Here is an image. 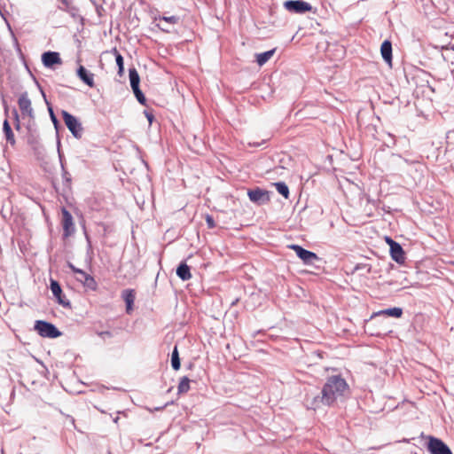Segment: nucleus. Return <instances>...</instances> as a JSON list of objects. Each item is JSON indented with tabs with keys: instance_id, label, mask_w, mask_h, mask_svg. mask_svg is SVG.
I'll return each mask as SVG.
<instances>
[{
	"instance_id": "nucleus-1",
	"label": "nucleus",
	"mask_w": 454,
	"mask_h": 454,
	"mask_svg": "<svg viewBox=\"0 0 454 454\" xmlns=\"http://www.w3.org/2000/svg\"><path fill=\"white\" fill-rule=\"evenodd\" d=\"M348 391V385L340 375H333L326 379L321 392L313 396L306 397L309 409L317 410L322 406H332L338 399L342 398Z\"/></svg>"
},
{
	"instance_id": "nucleus-2",
	"label": "nucleus",
	"mask_w": 454,
	"mask_h": 454,
	"mask_svg": "<svg viewBox=\"0 0 454 454\" xmlns=\"http://www.w3.org/2000/svg\"><path fill=\"white\" fill-rule=\"evenodd\" d=\"M34 329L43 338L55 339L62 335V333L53 324L44 320H36Z\"/></svg>"
},
{
	"instance_id": "nucleus-3",
	"label": "nucleus",
	"mask_w": 454,
	"mask_h": 454,
	"mask_svg": "<svg viewBox=\"0 0 454 454\" xmlns=\"http://www.w3.org/2000/svg\"><path fill=\"white\" fill-rule=\"evenodd\" d=\"M61 114L67 128L69 129L72 135L75 138H82L83 134V128L79 120L65 110H62Z\"/></svg>"
},
{
	"instance_id": "nucleus-4",
	"label": "nucleus",
	"mask_w": 454,
	"mask_h": 454,
	"mask_svg": "<svg viewBox=\"0 0 454 454\" xmlns=\"http://www.w3.org/2000/svg\"><path fill=\"white\" fill-rule=\"evenodd\" d=\"M283 5L289 12L296 14H304L313 9L309 3L302 0H287L284 2Z\"/></svg>"
},
{
	"instance_id": "nucleus-5",
	"label": "nucleus",
	"mask_w": 454,
	"mask_h": 454,
	"mask_svg": "<svg viewBox=\"0 0 454 454\" xmlns=\"http://www.w3.org/2000/svg\"><path fill=\"white\" fill-rule=\"evenodd\" d=\"M247 196L249 200L257 205H265L270 202V192L263 190L260 187L247 190Z\"/></svg>"
},
{
	"instance_id": "nucleus-6",
	"label": "nucleus",
	"mask_w": 454,
	"mask_h": 454,
	"mask_svg": "<svg viewBox=\"0 0 454 454\" xmlns=\"http://www.w3.org/2000/svg\"><path fill=\"white\" fill-rule=\"evenodd\" d=\"M427 449L431 454H452L450 449L444 442L434 436H429Z\"/></svg>"
},
{
	"instance_id": "nucleus-7",
	"label": "nucleus",
	"mask_w": 454,
	"mask_h": 454,
	"mask_svg": "<svg viewBox=\"0 0 454 454\" xmlns=\"http://www.w3.org/2000/svg\"><path fill=\"white\" fill-rule=\"evenodd\" d=\"M61 214H62V227H63V237L65 239L68 238L75 231V227L73 220V216L71 213L66 208H61Z\"/></svg>"
},
{
	"instance_id": "nucleus-8",
	"label": "nucleus",
	"mask_w": 454,
	"mask_h": 454,
	"mask_svg": "<svg viewBox=\"0 0 454 454\" xmlns=\"http://www.w3.org/2000/svg\"><path fill=\"white\" fill-rule=\"evenodd\" d=\"M288 247L294 250L297 256L305 263V264H312L314 261L318 260V256L317 254L309 251L299 245H290Z\"/></svg>"
},
{
	"instance_id": "nucleus-9",
	"label": "nucleus",
	"mask_w": 454,
	"mask_h": 454,
	"mask_svg": "<svg viewBox=\"0 0 454 454\" xmlns=\"http://www.w3.org/2000/svg\"><path fill=\"white\" fill-rule=\"evenodd\" d=\"M51 290L54 297L57 299L59 304L65 308L71 307L70 301L66 299L65 295H63L61 286L57 280L51 279Z\"/></svg>"
},
{
	"instance_id": "nucleus-10",
	"label": "nucleus",
	"mask_w": 454,
	"mask_h": 454,
	"mask_svg": "<svg viewBox=\"0 0 454 454\" xmlns=\"http://www.w3.org/2000/svg\"><path fill=\"white\" fill-rule=\"evenodd\" d=\"M18 104L23 116L34 118V110L31 106V100L28 98L27 92H24L20 96Z\"/></svg>"
},
{
	"instance_id": "nucleus-11",
	"label": "nucleus",
	"mask_w": 454,
	"mask_h": 454,
	"mask_svg": "<svg viewBox=\"0 0 454 454\" xmlns=\"http://www.w3.org/2000/svg\"><path fill=\"white\" fill-rule=\"evenodd\" d=\"M390 255L392 259L399 264L405 261V254L402 246L393 239H389Z\"/></svg>"
},
{
	"instance_id": "nucleus-12",
	"label": "nucleus",
	"mask_w": 454,
	"mask_h": 454,
	"mask_svg": "<svg viewBox=\"0 0 454 454\" xmlns=\"http://www.w3.org/2000/svg\"><path fill=\"white\" fill-rule=\"evenodd\" d=\"M42 62L44 67H51L53 65L61 64L59 53L56 51H46L42 55Z\"/></svg>"
},
{
	"instance_id": "nucleus-13",
	"label": "nucleus",
	"mask_w": 454,
	"mask_h": 454,
	"mask_svg": "<svg viewBox=\"0 0 454 454\" xmlns=\"http://www.w3.org/2000/svg\"><path fill=\"white\" fill-rule=\"evenodd\" d=\"M76 280L81 282L83 286L89 290L95 291L98 287V284L94 278L85 271L80 272V276L76 277Z\"/></svg>"
},
{
	"instance_id": "nucleus-14",
	"label": "nucleus",
	"mask_w": 454,
	"mask_h": 454,
	"mask_svg": "<svg viewBox=\"0 0 454 454\" xmlns=\"http://www.w3.org/2000/svg\"><path fill=\"white\" fill-rule=\"evenodd\" d=\"M77 75L89 87L93 88L95 86L94 74L89 72L83 66L78 67Z\"/></svg>"
},
{
	"instance_id": "nucleus-15",
	"label": "nucleus",
	"mask_w": 454,
	"mask_h": 454,
	"mask_svg": "<svg viewBox=\"0 0 454 454\" xmlns=\"http://www.w3.org/2000/svg\"><path fill=\"white\" fill-rule=\"evenodd\" d=\"M382 59L389 66L392 65V43L388 40H385L380 46Z\"/></svg>"
},
{
	"instance_id": "nucleus-16",
	"label": "nucleus",
	"mask_w": 454,
	"mask_h": 454,
	"mask_svg": "<svg viewBox=\"0 0 454 454\" xmlns=\"http://www.w3.org/2000/svg\"><path fill=\"white\" fill-rule=\"evenodd\" d=\"M122 298L126 302V311L127 313H130L133 309V304L135 301V292L133 289H126L122 292Z\"/></svg>"
},
{
	"instance_id": "nucleus-17",
	"label": "nucleus",
	"mask_w": 454,
	"mask_h": 454,
	"mask_svg": "<svg viewBox=\"0 0 454 454\" xmlns=\"http://www.w3.org/2000/svg\"><path fill=\"white\" fill-rule=\"evenodd\" d=\"M176 275L183 281H186L192 278L190 267L186 264L185 262H180L176 269Z\"/></svg>"
},
{
	"instance_id": "nucleus-18",
	"label": "nucleus",
	"mask_w": 454,
	"mask_h": 454,
	"mask_svg": "<svg viewBox=\"0 0 454 454\" xmlns=\"http://www.w3.org/2000/svg\"><path fill=\"white\" fill-rule=\"evenodd\" d=\"M3 130L6 138V141L11 144L12 145H15V138L14 134L12 132V129L8 122L7 120H4L3 123Z\"/></svg>"
},
{
	"instance_id": "nucleus-19",
	"label": "nucleus",
	"mask_w": 454,
	"mask_h": 454,
	"mask_svg": "<svg viewBox=\"0 0 454 454\" xmlns=\"http://www.w3.org/2000/svg\"><path fill=\"white\" fill-rule=\"evenodd\" d=\"M129 76L131 89H137L139 87L140 77L135 67L129 69Z\"/></svg>"
},
{
	"instance_id": "nucleus-20",
	"label": "nucleus",
	"mask_w": 454,
	"mask_h": 454,
	"mask_svg": "<svg viewBox=\"0 0 454 454\" xmlns=\"http://www.w3.org/2000/svg\"><path fill=\"white\" fill-rule=\"evenodd\" d=\"M403 312L402 308L394 307V308H389V309L380 310L378 314L399 318L403 316Z\"/></svg>"
},
{
	"instance_id": "nucleus-21",
	"label": "nucleus",
	"mask_w": 454,
	"mask_h": 454,
	"mask_svg": "<svg viewBox=\"0 0 454 454\" xmlns=\"http://www.w3.org/2000/svg\"><path fill=\"white\" fill-rule=\"evenodd\" d=\"M274 52H275V50L273 49V50H270V51L256 54L257 64L260 67L263 66L265 63H267L270 60V59L273 56Z\"/></svg>"
},
{
	"instance_id": "nucleus-22",
	"label": "nucleus",
	"mask_w": 454,
	"mask_h": 454,
	"mask_svg": "<svg viewBox=\"0 0 454 454\" xmlns=\"http://www.w3.org/2000/svg\"><path fill=\"white\" fill-rule=\"evenodd\" d=\"M190 379L187 376H184L180 379V382L177 387L178 395L185 394L190 390Z\"/></svg>"
},
{
	"instance_id": "nucleus-23",
	"label": "nucleus",
	"mask_w": 454,
	"mask_h": 454,
	"mask_svg": "<svg viewBox=\"0 0 454 454\" xmlns=\"http://www.w3.org/2000/svg\"><path fill=\"white\" fill-rule=\"evenodd\" d=\"M171 366L175 371L179 370L181 366L179 353L176 346L174 347L171 354Z\"/></svg>"
},
{
	"instance_id": "nucleus-24",
	"label": "nucleus",
	"mask_w": 454,
	"mask_h": 454,
	"mask_svg": "<svg viewBox=\"0 0 454 454\" xmlns=\"http://www.w3.org/2000/svg\"><path fill=\"white\" fill-rule=\"evenodd\" d=\"M278 193H280L285 199H289V188L284 182H278L274 184Z\"/></svg>"
},
{
	"instance_id": "nucleus-25",
	"label": "nucleus",
	"mask_w": 454,
	"mask_h": 454,
	"mask_svg": "<svg viewBox=\"0 0 454 454\" xmlns=\"http://www.w3.org/2000/svg\"><path fill=\"white\" fill-rule=\"evenodd\" d=\"M115 61L118 67V74L121 76L124 73V59L121 53L114 49Z\"/></svg>"
},
{
	"instance_id": "nucleus-26",
	"label": "nucleus",
	"mask_w": 454,
	"mask_h": 454,
	"mask_svg": "<svg viewBox=\"0 0 454 454\" xmlns=\"http://www.w3.org/2000/svg\"><path fill=\"white\" fill-rule=\"evenodd\" d=\"M38 88H39L43 97L45 99V103L48 106V110H49V113H50L51 119L54 126L57 127V125L59 124V121H58L57 117L55 116V114L53 113V110H52L51 106H50V103L48 102V100L46 98V95H45L44 91L43 90L42 87L39 84H38Z\"/></svg>"
},
{
	"instance_id": "nucleus-27",
	"label": "nucleus",
	"mask_w": 454,
	"mask_h": 454,
	"mask_svg": "<svg viewBox=\"0 0 454 454\" xmlns=\"http://www.w3.org/2000/svg\"><path fill=\"white\" fill-rule=\"evenodd\" d=\"M157 20V18L155 19ZM158 20L160 21H164L166 22L167 24H169V25H175V24H177L180 20V18L178 16H176V15H172V16H160L158 18Z\"/></svg>"
},
{
	"instance_id": "nucleus-28",
	"label": "nucleus",
	"mask_w": 454,
	"mask_h": 454,
	"mask_svg": "<svg viewBox=\"0 0 454 454\" xmlns=\"http://www.w3.org/2000/svg\"><path fill=\"white\" fill-rule=\"evenodd\" d=\"M58 8L67 12L71 17L74 19L79 17V9L72 4L68 8H63L60 5H59Z\"/></svg>"
},
{
	"instance_id": "nucleus-29",
	"label": "nucleus",
	"mask_w": 454,
	"mask_h": 454,
	"mask_svg": "<svg viewBox=\"0 0 454 454\" xmlns=\"http://www.w3.org/2000/svg\"><path fill=\"white\" fill-rule=\"evenodd\" d=\"M133 92H134V95L137 98V100L143 106H145L146 105V98L144 95V93L142 92V90H140V88H137V89H133L132 90Z\"/></svg>"
},
{
	"instance_id": "nucleus-30",
	"label": "nucleus",
	"mask_w": 454,
	"mask_h": 454,
	"mask_svg": "<svg viewBox=\"0 0 454 454\" xmlns=\"http://www.w3.org/2000/svg\"><path fill=\"white\" fill-rule=\"evenodd\" d=\"M60 163H61V168H62V176H63V179L65 181H67V183H70L71 182V176L70 174L67 171V169L65 168V166L62 162V160H60Z\"/></svg>"
},
{
	"instance_id": "nucleus-31",
	"label": "nucleus",
	"mask_w": 454,
	"mask_h": 454,
	"mask_svg": "<svg viewBox=\"0 0 454 454\" xmlns=\"http://www.w3.org/2000/svg\"><path fill=\"white\" fill-rule=\"evenodd\" d=\"M205 220L208 229H213L215 227V223L212 215H207Z\"/></svg>"
},
{
	"instance_id": "nucleus-32",
	"label": "nucleus",
	"mask_w": 454,
	"mask_h": 454,
	"mask_svg": "<svg viewBox=\"0 0 454 454\" xmlns=\"http://www.w3.org/2000/svg\"><path fill=\"white\" fill-rule=\"evenodd\" d=\"M1 17H2V19L5 21V23H6L7 27H8V29H9V31H10V33H11V35H12V38H13L14 43L18 46V45H19V43H18V40H17V38L15 37V35H14V34H13V31L12 30L11 25L9 24L8 20L4 18V14H3V13L1 14Z\"/></svg>"
},
{
	"instance_id": "nucleus-33",
	"label": "nucleus",
	"mask_w": 454,
	"mask_h": 454,
	"mask_svg": "<svg viewBox=\"0 0 454 454\" xmlns=\"http://www.w3.org/2000/svg\"><path fill=\"white\" fill-rule=\"evenodd\" d=\"M97 333L102 339H106V337H108V338L113 337V333L109 331L98 332Z\"/></svg>"
},
{
	"instance_id": "nucleus-34",
	"label": "nucleus",
	"mask_w": 454,
	"mask_h": 454,
	"mask_svg": "<svg viewBox=\"0 0 454 454\" xmlns=\"http://www.w3.org/2000/svg\"><path fill=\"white\" fill-rule=\"evenodd\" d=\"M69 268L72 270L73 272L76 273L78 276H80V272H83L84 270H80L74 266L72 263H68Z\"/></svg>"
},
{
	"instance_id": "nucleus-35",
	"label": "nucleus",
	"mask_w": 454,
	"mask_h": 454,
	"mask_svg": "<svg viewBox=\"0 0 454 454\" xmlns=\"http://www.w3.org/2000/svg\"><path fill=\"white\" fill-rule=\"evenodd\" d=\"M364 268H367V272L371 271V267L368 264H357L355 269L360 270V269H364Z\"/></svg>"
},
{
	"instance_id": "nucleus-36",
	"label": "nucleus",
	"mask_w": 454,
	"mask_h": 454,
	"mask_svg": "<svg viewBox=\"0 0 454 454\" xmlns=\"http://www.w3.org/2000/svg\"><path fill=\"white\" fill-rule=\"evenodd\" d=\"M157 27L163 32H167V33H169L170 32V29L168 27H167V25H164V26H161L160 24H157Z\"/></svg>"
},
{
	"instance_id": "nucleus-37",
	"label": "nucleus",
	"mask_w": 454,
	"mask_h": 454,
	"mask_svg": "<svg viewBox=\"0 0 454 454\" xmlns=\"http://www.w3.org/2000/svg\"><path fill=\"white\" fill-rule=\"evenodd\" d=\"M145 116H146V118H147L148 121H149L150 123H152V122H153V118H154V117H153V114H151V113H148V112H145Z\"/></svg>"
},
{
	"instance_id": "nucleus-38",
	"label": "nucleus",
	"mask_w": 454,
	"mask_h": 454,
	"mask_svg": "<svg viewBox=\"0 0 454 454\" xmlns=\"http://www.w3.org/2000/svg\"><path fill=\"white\" fill-rule=\"evenodd\" d=\"M60 2L62 4L61 6L63 8H68L71 5V4H70V2L68 0H60Z\"/></svg>"
},
{
	"instance_id": "nucleus-39",
	"label": "nucleus",
	"mask_w": 454,
	"mask_h": 454,
	"mask_svg": "<svg viewBox=\"0 0 454 454\" xmlns=\"http://www.w3.org/2000/svg\"><path fill=\"white\" fill-rule=\"evenodd\" d=\"M8 179H9L11 182H12V181H13V179H12V176L11 173H9V174H8Z\"/></svg>"
},
{
	"instance_id": "nucleus-40",
	"label": "nucleus",
	"mask_w": 454,
	"mask_h": 454,
	"mask_svg": "<svg viewBox=\"0 0 454 454\" xmlns=\"http://www.w3.org/2000/svg\"><path fill=\"white\" fill-rule=\"evenodd\" d=\"M118 420H119V417H118V416H116L115 418H114V423H118Z\"/></svg>"
},
{
	"instance_id": "nucleus-41",
	"label": "nucleus",
	"mask_w": 454,
	"mask_h": 454,
	"mask_svg": "<svg viewBox=\"0 0 454 454\" xmlns=\"http://www.w3.org/2000/svg\"><path fill=\"white\" fill-rule=\"evenodd\" d=\"M389 239H391V238H389V237H387V238H386V241H387V243L388 245H389Z\"/></svg>"
},
{
	"instance_id": "nucleus-42",
	"label": "nucleus",
	"mask_w": 454,
	"mask_h": 454,
	"mask_svg": "<svg viewBox=\"0 0 454 454\" xmlns=\"http://www.w3.org/2000/svg\"><path fill=\"white\" fill-rule=\"evenodd\" d=\"M450 49H451L452 51H454V44H451V45H450Z\"/></svg>"
}]
</instances>
